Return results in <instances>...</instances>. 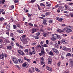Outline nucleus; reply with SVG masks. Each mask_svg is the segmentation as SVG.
<instances>
[{"instance_id": "obj_33", "label": "nucleus", "mask_w": 73, "mask_h": 73, "mask_svg": "<svg viewBox=\"0 0 73 73\" xmlns=\"http://www.w3.org/2000/svg\"><path fill=\"white\" fill-rule=\"evenodd\" d=\"M13 28L14 29H15L16 28H17V26L15 25H13Z\"/></svg>"}, {"instance_id": "obj_32", "label": "nucleus", "mask_w": 73, "mask_h": 73, "mask_svg": "<svg viewBox=\"0 0 73 73\" xmlns=\"http://www.w3.org/2000/svg\"><path fill=\"white\" fill-rule=\"evenodd\" d=\"M43 36H44V37H46V33H43Z\"/></svg>"}, {"instance_id": "obj_20", "label": "nucleus", "mask_w": 73, "mask_h": 73, "mask_svg": "<svg viewBox=\"0 0 73 73\" xmlns=\"http://www.w3.org/2000/svg\"><path fill=\"white\" fill-rule=\"evenodd\" d=\"M47 69L48 70H50V71H52V69L51 68H49L48 66H47L46 67Z\"/></svg>"}, {"instance_id": "obj_34", "label": "nucleus", "mask_w": 73, "mask_h": 73, "mask_svg": "<svg viewBox=\"0 0 73 73\" xmlns=\"http://www.w3.org/2000/svg\"><path fill=\"white\" fill-rule=\"evenodd\" d=\"M40 6H44V7H45V5L43 3H40Z\"/></svg>"}, {"instance_id": "obj_26", "label": "nucleus", "mask_w": 73, "mask_h": 73, "mask_svg": "<svg viewBox=\"0 0 73 73\" xmlns=\"http://www.w3.org/2000/svg\"><path fill=\"white\" fill-rule=\"evenodd\" d=\"M57 39H61V36L58 35H57V37L56 38Z\"/></svg>"}, {"instance_id": "obj_17", "label": "nucleus", "mask_w": 73, "mask_h": 73, "mask_svg": "<svg viewBox=\"0 0 73 73\" xmlns=\"http://www.w3.org/2000/svg\"><path fill=\"white\" fill-rule=\"evenodd\" d=\"M32 32L31 33L33 34L35 32H36V29L35 28H33V29L32 30Z\"/></svg>"}, {"instance_id": "obj_11", "label": "nucleus", "mask_w": 73, "mask_h": 73, "mask_svg": "<svg viewBox=\"0 0 73 73\" xmlns=\"http://www.w3.org/2000/svg\"><path fill=\"white\" fill-rule=\"evenodd\" d=\"M4 11V9H2L0 11V15L1 14V13L2 15H4L5 13V11L3 12Z\"/></svg>"}, {"instance_id": "obj_16", "label": "nucleus", "mask_w": 73, "mask_h": 73, "mask_svg": "<svg viewBox=\"0 0 73 73\" xmlns=\"http://www.w3.org/2000/svg\"><path fill=\"white\" fill-rule=\"evenodd\" d=\"M70 67H72L73 66V61L71 60L70 61Z\"/></svg>"}, {"instance_id": "obj_19", "label": "nucleus", "mask_w": 73, "mask_h": 73, "mask_svg": "<svg viewBox=\"0 0 73 73\" xmlns=\"http://www.w3.org/2000/svg\"><path fill=\"white\" fill-rule=\"evenodd\" d=\"M66 50L68 52H71V51H72V49L70 48H67L66 49Z\"/></svg>"}, {"instance_id": "obj_44", "label": "nucleus", "mask_w": 73, "mask_h": 73, "mask_svg": "<svg viewBox=\"0 0 73 73\" xmlns=\"http://www.w3.org/2000/svg\"><path fill=\"white\" fill-rule=\"evenodd\" d=\"M64 73H69V70H66L64 72Z\"/></svg>"}, {"instance_id": "obj_28", "label": "nucleus", "mask_w": 73, "mask_h": 73, "mask_svg": "<svg viewBox=\"0 0 73 73\" xmlns=\"http://www.w3.org/2000/svg\"><path fill=\"white\" fill-rule=\"evenodd\" d=\"M49 54L50 55H51V56H53L54 55L53 53L51 51L49 52Z\"/></svg>"}, {"instance_id": "obj_55", "label": "nucleus", "mask_w": 73, "mask_h": 73, "mask_svg": "<svg viewBox=\"0 0 73 73\" xmlns=\"http://www.w3.org/2000/svg\"><path fill=\"white\" fill-rule=\"evenodd\" d=\"M29 25L30 26H31V27H33V24L32 23H29Z\"/></svg>"}, {"instance_id": "obj_24", "label": "nucleus", "mask_w": 73, "mask_h": 73, "mask_svg": "<svg viewBox=\"0 0 73 73\" xmlns=\"http://www.w3.org/2000/svg\"><path fill=\"white\" fill-rule=\"evenodd\" d=\"M41 53L42 54H45V52H44V49H43L41 50Z\"/></svg>"}, {"instance_id": "obj_42", "label": "nucleus", "mask_w": 73, "mask_h": 73, "mask_svg": "<svg viewBox=\"0 0 73 73\" xmlns=\"http://www.w3.org/2000/svg\"><path fill=\"white\" fill-rule=\"evenodd\" d=\"M49 15V12H47L45 13V15H46V16H47Z\"/></svg>"}, {"instance_id": "obj_25", "label": "nucleus", "mask_w": 73, "mask_h": 73, "mask_svg": "<svg viewBox=\"0 0 73 73\" xmlns=\"http://www.w3.org/2000/svg\"><path fill=\"white\" fill-rule=\"evenodd\" d=\"M10 44H11V45L12 46H14L15 45V43L14 42H11Z\"/></svg>"}, {"instance_id": "obj_54", "label": "nucleus", "mask_w": 73, "mask_h": 73, "mask_svg": "<svg viewBox=\"0 0 73 73\" xmlns=\"http://www.w3.org/2000/svg\"><path fill=\"white\" fill-rule=\"evenodd\" d=\"M35 39H36L37 40V39H38V37L37 36H35Z\"/></svg>"}, {"instance_id": "obj_60", "label": "nucleus", "mask_w": 73, "mask_h": 73, "mask_svg": "<svg viewBox=\"0 0 73 73\" xmlns=\"http://www.w3.org/2000/svg\"><path fill=\"white\" fill-rule=\"evenodd\" d=\"M51 5L50 4H48L46 5L47 7H51Z\"/></svg>"}, {"instance_id": "obj_23", "label": "nucleus", "mask_w": 73, "mask_h": 73, "mask_svg": "<svg viewBox=\"0 0 73 73\" xmlns=\"http://www.w3.org/2000/svg\"><path fill=\"white\" fill-rule=\"evenodd\" d=\"M5 2V0H2L1 1L0 0V4H4Z\"/></svg>"}, {"instance_id": "obj_15", "label": "nucleus", "mask_w": 73, "mask_h": 73, "mask_svg": "<svg viewBox=\"0 0 73 73\" xmlns=\"http://www.w3.org/2000/svg\"><path fill=\"white\" fill-rule=\"evenodd\" d=\"M18 61L21 63H23L24 62V61H23V59H18Z\"/></svg>"}, {"instance_id": "obj_27", "label": "nucleus", "mask_w": 73, "mask_h": 73, "mask_svg": "<svg viewBox=\"0 0 73 73\" xmlns=\"http://www.w3.org/2000/svg\"><path fill=\"white\" fill-rule=\"evenodd\" d=\"M35 70L37 71V72H40V70L36 68H35Z\"/></svg>"}, {"instance_id": "obj_10", "label": "nucleus", "mask_w": 73, "mask_h": 73, "mask_svg": "<svg viewBox=\"0 0 73 73\" xmlns=\"http://www.w3.org/2000/svg\"><path fill=\"white\" fill-rule=\"evenodd\" d=\"M28 64V62H25L24 63H23L22 65V66L23 67H25Z\"/></svg>"}, {"instance_id": "obj_8", "label": "nucleus", "mask_w": 73, "mask_h": 73, "mask_svg": "<svg viewBox=\"0 0 73 73\" xmlns=\"http://www.w3.org/2000/svg\"><path fill=\"white\" fill-rule=\"evenodd\" d=\"M31 49H32V53L33 54H35L36 53V50L35 49V47H32L31 48Z\"/></svg>"}, {"instance_id": "obj_48", "label": "nucleus", "mask_w": 73, "mask_h": 73, "mask_svg": "<svg viewBox=\"0 0 73 73\" xmlns=\"http://www.w3.org/2000/svg\"><path fill=\"white\" fill-rule=\"evenodd\" d=\"M55 47H57V46H58V44L56 43L55 44Z\"/></svg>"}, {"instance_id": "obj_38", "label": "nucleus", "mask_w": 73, "mask_h": 73, "mask_svg": "<svg viewBox=\"0 0 73 73\" xmlns=\"http://www.w3.org/2000/svg\"><path fill=\"white\" fill-rule=\"evenodd\" d=\"M37 7H38V10L40 11L41 9L40 7V6L39 5H38V4H37Z\"/></svg>"}, {"instance_id": "obj_6", "label": "nucleus", "mask_w": 73, "mask_h": 73, "mask_svg": "<svg viewBox=\"0 0 73 73\" xmlns=\"http://www.w3.org/2000/svg\"><path fill=\"white\" fill-rule=\"evenodd\" d=\"M13 61L15 64H17L18 63V60L16 58H13Z\"/></svg>"}, {"instance_id": "obj_39", "label": "nucleus", "mask_w": 73, "mask_h": 73, "mask_svg": "<svg viewBox=\"0 0 73 73\" xmlns=\"http://www.w3.org/2000/svg\"><path fill=\"white\" fill-rule=\"evenodd\" d=\"M72 56V54L70 53H68L66 54V56Z\"/></svg>"}, {"instance_id": "obj_53", "label": "nucleus", "mask_w": 73, "mask_h": 73, "mask_svg": "<svg viewBox=\"0 0 73 73\" xmlns=\"http://www.w3.org/2000/svg\"><path fill=\"white\" fill-rule=\"evenodd\" d=\"M41 64L42 65H44V61H41Z\"/></svg>"}, {"instance_id": "obj_47", "label": "nucleus", "mask_w": 73, "mask_h": 73, "mask_svg": "<svg viewBox=\"0 0 73 73\" xmlns=\"http://www.w3.org/2000/svg\"><path fill=\"white\" fill-rule=\"evenodd\" d=\"M11 9H13V8H14V6L13 5H12L11 6Z\"/></svg>"}, {"instance_id": "obj_62", "label": "nucleus", "mask_w": 73, "mask_h": 73, "mask_svg": "<svg viewBox=\"0 0 73 73\" xmlns=\"http://www.w3.org/2000/svg\"><path fill=\"white\" fill-rule=\"evenodd\" d=\"M17 27H19V28H20V25L19 24H18L17 25Z\"/></svg>"}, {"instance_id": "obj_45", "label": "nucleus", "mask_w": 73, "mask_h": 73, "mask_svg": "<svg viewBox=\"0 0 73 73\" xmlns=\"http://www.w3.org/2000/svg\"><path fill=\"white\" fill-rule=\"evenodd\" d=\"M3 43V40L2 39H0V44H1Z\"/></svg>"}, {"instance_id": "obj_58", "label": "nucleus", "mask_w": 73, "mask_h": 73, "mask_svg": "<svg viewBox=\"0 0 73 73\" xmlns=\"http://www.w3.org/2000/svg\"><path fill=\"white\" fill-rule=\"evenodd\" d=\"M7 56H8L7 55V54H4L5 58H7Z\"/></svg>"}, {"instance_id": "obj_36", "label": "nucleus", "mask_w": 73, "mask_h": 73, "mask_svg": "<svg viewBox=\"0 0 73 73\" xmlns=\"http://www.w3.org/2000/svg\"><path fill=\"white\" fill-rule=\"evenodd\" d=\"M63 20V19L62 18H60L58 19V21L60 22H61V21H62Z\"/></svg>"}, {"instance_id": "obj_4", "label": "nucleus", "mask_w": 73, "mask_h": 73, "mask_svg": "<svg viewBox=\"0 0 73 73\" xmlns=\"http://www.w3.org/2000/svg\"><path fill=\"white\" fill-rule=\"evenodd\" d=\"M52 50L53 52H54L56 54H58V53H59V52H58V50L56 49V48H52Z\"/></svg>"}, {"instance_id": "obj_1", "label": "nucleus", "mask_w": 73, "mask_h": 73, "mask_svg": "<svg viewBox=\"0 0 73 73\" xmlns=\"http://www.w3.org/2000/svg\"><path fill=\"white\" fill-rule=\"evenodd\" d=\"M25 37H27L26 35H23L20 38L21 41L23 42V44H27L28 43V38H25Z\"/></svg>"}, {"instance_id": "obj_41", "label": "nucleus", "mask_w": 73, "mask_h": 73, "mask_svg": "<svg viewBox=\"0 0 73 73\" xmlns=\"http://www.w3.org/2000/svg\"><path fill=\"white\" fill-rule=\"evenodd\" d=\"M62 49L63 50H65V49H66V47L65 46H64L62 48Z\"/></svg>"}, {"instance_id": "obj_63", "label": "nucleus", "mask_w": 73, "mask_h": 73, "mask_svg": "<svg viewBox=\"0 0 73 73\" xmlns=\"http://www.w3.org/2000/svg\"><path fill=\"white\" fill-rule=\"evenodd\" d=\"M32 45H36V43L35 42H34L32 44Z\"/></svg>"}, {"instance_id": "obj_49", "label": "nucleus", "mask_w": 73, "mask_h": 73, "mask_svg": "<svg viewBox=\"0 0 73 73\" xmlns=\"http://www.w3.org/2000/svg\"><path fill=\"white\" fill-rule=\"evenodd\" d=\"M24 51L25 52V53H27V52H28V49H25V50Z\"/></svg>"}, {"instance_id": "obj_31", "label": "nucleus", "mask_w": 73, "mask_h": 73, "mask_svg": "<svg viewBox=\"0 0 73 73\" xmlns=\"http://www.w3.org/2000/svg\"><path fill=\"white\" fill-rule=\"evenodd\" d=\"M64 9H65V10L67 9L68 8V7L67 5H66L64 7Z\"/></svg>"}, {"instance_id": "obj_22", "label": "nucleus", "mask_w": 73, "mask_h": 73, "mask_svg": "<svg viewBox=\"0 0 73 73\" xmlns=\"http://www.w3.org/2000/svg\"><path fill=\"white\" fill-rule=\"evenodd\" d=\"M52 27H48L47 29V30L48 31H52Z\"/></svg>"}, {"instance_id": "obj_3", "label": "nucleus", "mask_w": 73, "mask_h": 73, "mask_svg": "<svg viewBox=\"0 0 73 73\" xmlns=\"http://www.w3.org/2000/svg\"><path fill=\"white\" fill-rule=\"evenodd\" d=\"M29 72L30 73H32L34 72V68L33 67H31L29 69Z\"/></svg>"}, {"instance_id": "obj_2", "label": "nucleus", "mask_w": 73, "mask_h": 73, "mask_svg": "<svg viewBox=\"0 0 73 73\" xmlns=\"http://www.w3.org/2000/svg\"><path fill=\"white\" fill-rule=\"evenodd\" d=\"M52 37L51 38V40L52 41H56L57 37V35L56 34H53Z\"/></svg>"}, {"instance_id": "obj_40", "label": "nucleus", "mask_w": 73, "mask_h": 73, "mask_svg": "<svg viewBox=\"0 0 73 73\" xmlns=\"http://www.w3.org/2000/svg\"><path fill=\"white\" fill-rule=\"evenodd\" d=\"M3 20H4V18L3 17L0 18V21H3Z\"/></svg>"}, {"instance_id": "obj_30", "label": "nucleus", "mask_w": 73, "mask_h": 73, "mask_svg": "<svg viewBox=\"0 0 73 73\" xmlns=\"http://www.w3.org/2000/svg\"><path fill=\"white\" fill-rule=\"evenodd\" d=\"M19 0H14V3H17L19 2Z\"/></svg>"}, {"instance_id": "obj_57", "label": "nucleus", "mask_w": 73, "mask_h": 73, "mask_svg": "<svg viewBox=\"0 0 73 73\" xmlns=\"http://www.w3.org/2000/svg\"><path fill=\"white\" fill-rule=\"evenodd\" d=\"M41 59L42 60V61H44V58L43 57H42L41 58Z\"/></svg>"}, {"instance_id": "obj_13", "label": "nucleus", "mask_w": 73, "mask_h": 73, "mask_svg": "<svg viewBox=\"0 0 73 73\" xmlns=\"http://www.w3.org/2000/svg\"><path fill=\"white\" fill-rule=\"evenodd\" d=\"M4 56V53H2L1 55L0 56V58L1 59H3Z\"/></svg>"}, {"instance_id": "obj_64", "label": "nucleus", "mask_w": 73, "mask_h": 73, "mask_svg": "<svg viewBox=\"0 0 73 73\" xmlns=\"http://www.w3.org/2000/svg\"><path fill=\"white\" fill-rule=\"evenodd\" d=\"M40 33H36V35L38 36L40 35Z\"/></svg>"}, {"instance_id": "obj_46", "label": "nucleus", "mask_w": 73, "mask_h": 73, "mask_svg": "<svg viewBox=\"0 0 73 73\" xmlns=\"http://www.w3.org/2000/svg\"><path fill=\"white\" fill-rule=\"evenodd\" d=\"M31 3H35L36 1V0H31Z\"/></svg>"}, {"instance_id": "obj_50", "label": "nucleus", "mask_w": 73, "mask_h": 73, "mask_svg": "<svg viewBox=\"0 0 73 73\" xmlns=\"http://www.w3.org/2000/svg\"><path fill=\"white\" fill-rule=\"evenodd\" d=\"M23 33V31L20 30V32H19V33Z\"/></svg>"}, {"instance_id": "obj_35", "label": "nucleus", "mask_w": 73, "mask_h": 73, "mask_svg": "<svg viewBox=\"0 0 73 73\" xmlns=\"http://www.w3.org/2000/svg\"><path fill=\"white\" fill-rule=\"evenodd\" d=\"M60 64H61V62H59L57 63V65H58V66H60Z\"/></svg>"}, {"instance_id": "obj_14", "label": "nucleus", "mask_w": 73, "mask_h": 73, "mask_svg": "<svg viewBox=\"0 0 73 73\" xmlns=\"http://www.w3.org/2000/svg\"><path fill=\"white\" fill-rule=\"evenodd\" d=\"M6 28L8 30H10V29H11V26L9 25H8L6 27Z\"/></svg>"}, {"instance_id": "obj_37", "label": "nucleus", "mask_w": 73, "mask_h": 73, "mask_svg": "<svg viewBox=\"0 0 73 73\" xmlns=\"http://www.w3.org/2000/svg\"><path fill=\"white\" fill-rule=\"evenodd\" d=\"M14 36V34L13 33H11L10 34V36L13 37Z\"/></svg>"}, {"instance_id": "obj_43", "label": "nucleus", "mask_w": 73, "mask_h": 73, "mask_svg": "<svg viewBox=\"0 0 73 73\" xmlns=\"http://www.w3.org/2000/svg\"><path fill=\"white\" fill-rule=\"evenodd\" d=\"M0 48H2L3 49L4 48V46H3V45H0Z\"/></svg>"}, {"instance_id": "obj_51", "label": "nucleus", "mask_w": 73, "mask_h": 73, "mask_svg": "<svg viewBox=\"0 0 73 73\" xmlns=\"http://www.w3.org/2000/svg\"><path fill=\"white\" fill-rule=\"evenodd\" d=\"M19 47L20 48H21L22 49H23V46H21L20 45H19Z\"/></svg>"}, {"instance_id": "obj_7", "label": "nucleus", "mask_w": 73, "mask_h": 73, "mask_svg": "<svg viewBox=\"0 0 73 73\" xmlns=\"http://www.w3.org/2000/svg\"><path fill=\"white\" fill-rule=\"evenodd\" d=\"M48 64L50 65V64H52V60L50 58H48Z\"/></svg>"}, {"instance_id": "obj_18", "label": "nucleus", "mask_w": 73, "mask_h": 73, "mask_svg": "<svg viewBox=\"0 0 73 73\" xmlns=\"http://www.w3.org/2000/svg\"><path fill=\"white\" fill-rule=\"evenodd\" d=\"M72 31V30L70 29H68L66 30V32L67 33H70V32H71Z\"/></svg>"}, {"instance_id": "obj_9", "label": "nucleus", "mask_w": 73, "mask_h": 73, "mask_svg": "<svg viewBox=\"0 0 73 73\" xmlns=\"http://www.w3.org/2000/svg\"><path fill=\"white\" fill-rule=\"evenodd\" d=\"M48 21L47 20H45L43 21V23L44 25H47V23H46Z\"/></svg>"}, {"instance_id": "obj_59", "label": "nucleus", "mask_w": 73, "mask_h": 73, "mask_svg": "<svg viewBox=\"0 0 73 73\" xmlns=\"http://www.w3.org/2000/svg\"><path fill=\"white\" fill-rule=\"evenodd\" d=\"M6 42L7 43H10V41L8 40H6Z\"/></svg>"}, {"instance_id": "obj_21", "label": "nucleus", "mask_w": 73, "mask_h": 73, "mask_svg": "<svg viewBox=\"0 0 73 73\" xmlns=\"http://www.w3.org/2000/svg\"><path fill=\"white\" fill-rule=\"evenodd\" d=\"M66 40L65 39H63L62 40L60 41V44H63L64 42H65Z\"/></svg>"}, {"instance_id": "obj_52", "label": "nucleus", "mask_w": 73, "mask_h": 73, "mask_svg": "<svg viewBox=\"0 0 73 73\" xmlns=\"http://www.w3.org/2000/svg\"><path fill=\"white\" fill-rule=\"evenodd\" d=\"M64 32V31H63L62 30L60 29V31H59L60 33H62V32Z\"/></svg>"}, {"instance_id": "obj_61", "label": "nucleus", "mask_w": 73, "mask_h": 73, "mask_svg": "<svg viewBox=\"0 0 73 73\" xmlns=\"http://www.w3.org/2000/svg\"><path fill=\"white\" fill-rule=\"evenodd\" d=\"M70 16L71 17H73V13H71V14H70Z\"/></svg>"}, {"instance_id": "obj_56", "label": "nucleus", "mask_w": 73, "mask_h": 73, "mask_svg": "<svg viewBox=\"0 0 73 73\" xmlns=\"http://www.w3.org/2000/svg\"><path fill=\"white\" fill-rule=\"evenodd\" d=\"M64 13H68V12L65 11H64Z\"/></svg>"}, {"instance_id": "obj_12", "label": "nucleus", "mask_w": 73, "mask_h": 73, "mask_svg": "<svg viewBox=\"0 0 73 73\" xmlns=\"http://www.w3.org/2000/svg\"><path fill=\"white\" fill-rule=\"evenodd\" d=\"M7 49H9V50H11L12 49V47L11 46H8L7 47Z\"/></svg>"}, {"instance_id": "obj_29", "label": "nucleus", "mask_w": 73, "mask_h": 73, "mask_svg": "<svg viewBox=\"0 0 73 73\" xmlns=\"http://www.w3.org/2000/svg\"><path fill=\"white\" fill-rule=\"evenodd\" d=\"M53 20L50 19L49 20L48 22L49 23H50V24H51L53 23Z\"/></svg>"}, {"instance_id": "obj_5", "label": "nucleus", "mask_w": 73, "mask_h": 73, "mask_svg": "<svg viewBox=\"0 0 73 73\" xmlns=\"http://www.w3.org/2000/svg\"><path fill=\"white\" fill-rule=\"evenodd\" d=\"M18 52L19 54H21V55H22V56H24V55H25V53H24L21 50H19L18 51Z\"/></svg>"}]
</instances>
